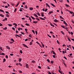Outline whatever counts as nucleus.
<instances>
[{
  "label": "nucleus",
  "instance_id": "f257e3e1",
  "mask_svg": "<svg viewBox=\"0 0 74 74\" xmlns=\"http://www.w3.org/2000/svg\"><path fill=\"white\" fill-rule=\"evenodd\" d=\"M23 45L24 47H26L27 48H28L27 46V45H26L25 44H23Z\"/></svg>",
  "mask_w": 74,
  "mask_h": 74
},
{
  "label": "nucleus",
  "instance_id": "f03ea898",
  "mask_svg": "<svg viewBox=\"0 0 74 74\" xmlns=\"http://www.w3.org/2000/svg\"><path fill=\"white\" fill-rule=\"evenodd\" d=\"M26 67L27 69H28V68L29 67V65H28V64H26Z\"/></svg>",
  "mask_w": 74,
  "mask_h": 74
},
{
  "label": "nucleus",
  "instance_id": "7ed1b4c3",
  "mask_svg": "<svg viewBox=\"0 0 74 74\" xmlns=\"http://www.w3.org/2000/svg\"><path fill=\"white\" fill-rule=\"evenodd\" d=\"M6 48H7L8 49H9V50L10 49V47H9L8 46H6Z\"/></svg>",
  "mask_w": 74,
  "mask_h": 74
},
{
  "label": "nucleus",
  "instance_id": "20e7f679",
  "mask_svg": "<svg viewBox=\"0 0 74 74\" xmlns=\"http://www.w3.org/2000/svg\"><path fill=\"white\" fill-rule=\"evenodd\" d=\"M33 23H35V24H36V23H38V21H33Z\"/></svg>",
  "mask_w": 74,
  "mask_h": 74
},
{
  "label": "nucleus",
  "instance_id": "39448f33",
  "mask_svg": "<svg viewBox=\"0 0 74 74\" xmlns=\"http://www.w3.org/2000/svg\"><path fill=\"white\" fill-rule=\"evenodd\" d=\"M53 21H54V22H58V20H57V19H55V20H53Z\"/></svg>",
  "mask_w": 74,
  "mask_h": 74
},
{
  "label": "nucleus",
  "instance_id": "423d86ee",
  "mask_svg": "<svg viewBox=\"0 0 74 74\" xmlns=\"http://www.w3.org/2000/svg\"><path fill=\"white\" fill-rule=\"evenodd\" d=\"M52 52L54 55H56V53H55V51H52Z\"/></svg>",
  "mask_w": 74,
  "mask_h": 74
},
{
  "label": "nucleus",
  "instance_id": "0eeeda50",
  "mask_svg": "<svg viewBox=\"0 0 74 74\" xmlns=\"http://www.w3.org/2000/svg\"><path fill=\"white\" fill-rule=\"evenodd\" d=\"M0 16H1V17H3V18L4 16V15H3L2 14H0Z\"/></svg>",
  "mask_w": 74,
  "mask_h": 74
},
{
  "label": "nucleus",
  "instance_id": "6e6552de",
  "mask_svg": "<svg viewBox=\"0 0 74 74\" xmlns=\"http://www.w3.org/2000/svg\"><path fill=\"white\" fill-rule=\"evenodd\" d=\"M50 4H51V5L53 6V7H55V5H54V4H53L51 3Z\"/></svg>",
  "mask_w": 74,
  "mask_h": 74
},
{
  "label": "nucleus",
  "instance_id": "1a4fd4ad",
  "mask_svg": "<svg viewBox=\"0 0 74 74\" xmlns=\"http://www.w3.org/2000/svg\"><path fill=\"white\" fill-rule=\"evenodd\" d=\"M6 61V60H5V59L4 58L3 60V62L4 63V62H5Z\"/></svg>",
  "mask_w": 74,
  "mask_h": 74
},
{
  "label": "nucleus",
  "instance_id": "9d476101",
  "mask_svg": "<svg viewBox=\"0 0 74 74\" xmlns=\"http://www.w3.org/2000/svg\"><path fill=\"white\" fill-rule=\"evenodd\" d=\"M47 6H48L49 9H50V6H49V5H48V3H47Z\"/></svg>",
  "mask_w": 74,
  "mask_h": 74
},
{
  "label": "nucleus",
  "instance_id": "9b49d317",
  "mask_svg": "<svg viewBox=\"0 0 74 74\" xmlns=\"http://www.w3.org/2000/svg\"><path fill=\"white\" fill-rule=\"evenodd\" d=\"M50 25H51V26H52V27H55V26L54 25H53L52 23H50Z\"/></svg>",
  "mask_w": 74,
  "mask_h": 74
},
{
  "label": "nucleus",
  "instance_id": "f8f14e48",
  "mask_svg": "<svg viewBox=\"0 0 74 74\" xmlns=\"http://www.w3.org/2000/svg\"><path fill=\"white\" fill-rule=\"evenodd\" d=\"M34 16H35L36 17V18H38V16L36 14H34Z\"/></svg>",
  "mask_w": 74,
  "mask_h": 74
},
{
  "label": "nucleus",
  "instance_id": "ddd939ff",
  "mask_svg": "<svg viewBox=\"0 0 74 74\" xmlns=\"http://www.w3.org/2000/svg\"><path fill=\"white\" fill-rule=\"evenodd\" d=\"M19 60L18 61L19 62H21V61H22V59L21 58H19Z\"/></svg>",
  "mask_w": 74,
  "mask_h": 74
},
{
  "label": "nucleus",
  "instance_id": "4468645a",
  "mask_svg": "<svg viewBox=\"0 0 74 74\" xmlns=\"http://www.w3.org/2000/svg\"><path fill=\"white\" fill-rule=\"evenodd\" d=\"M0 12H3V13H4V10L0 9Z\"/></svg>",
  "mask_w": 74,
  "mask_h": 74
},
{
  "label": "nucleus",
  "instance_id": "2eb2a0df",
  "mask_svg": "<svg viewBox=\"0 0 74 74\" xmlns=\"http://www.w3.org/2000/svg\"><path fill=\"white\" fill-rule=\"evenodd\" d=\"M29 10L32 11L33 10V8H29Z\"/></svg>",
  "mask_w": 74,
  "mask_h": 74
},
{
  "label": "nucleus",
  "instance_id": "dca6fc26",
  "mask_svg": "<svg viewBox=\"0 0 74 74\" xmlns=\"http://www.w3.org/2000/svg\"><path fill=\"white\" fill-rule=\"evenodd\" d=\"M3 30H6L7 29V27H5V28H3Z\"/></svg>",
  "mask_w": 74,
  "mask_h": 74
},
{
  "label": "nucleus",
  "instance_id": "f3484780",
  "mask_svg": "<svg viewBox=\"0 0 74 74\" xmlns=\"http://www.w3.org/2000/svg\"><path fill=\"white\" fill-rule=\"evenodd\" d=\"M32 44H33V42H31L29 43L30 45H32Z\"/></svg>",
  "mask_w": 74,
  "mask_h": 74
},
{
  "label": "nucleus",
  "instance_id": "a211bd4d",
  "mask_svg": "<svg viewBox=\"0 0 74 74\" xmlns=\"http://www.w3.org/2000/svg\"><path fill=\"white\" fill-rule=\"evenodd\" d=\"M13 25H15V26H17V24L16 23H14L13 24Z\"/></svg>",
  "mask_w": 74,
  "mask_h": 74
},
{
  "label": "nucleus",
  "instance_id": "6ab92c4d",
  "mask_svg": "<svg viewBox=\"0 0 74 74\" xmlns=\"http://www.w3.org/2000/svg\"><path fill=\"white\" fill-rule=\"evenodd\" d=\"M61 33L63 35H64V32L63 31H61Z\"/></svg>",
  "mask_w": 74,
  "mask_h": 74
},
{
  "label": "nucleus",
  "instance_id": "aec40b11",
  "mask_svg": "<svg viewBox=\"0 0 74 74\" xmlns=\"http://www.w3.org/2000/svg\"><path fill=\"white\" fill-rule=\"evenodd\" d=\"M61 26L62 27V28H63L64 29H65V26L62 25H61Z\"/></svg>",
  "mask_w": 74,
  "mask_h": 74
},
{
  "label": "nucleus",
  "instance_id": "412c9836",
  "mask_svg": "<svg viewBox=\"0 0 74 74\" xmlns=\"http://www.w3.org/2000/svg\"><path fill=\"white\" fill-rule=\"evenodd\" d=\"M31 17L34 20H35V18H34L32 16H31Z\"/></svg>",
  "mask_w": 74,
  "mask_h": 74
},
{
  "label": "nucleus",
  "instance_id": "4be33fe9",
  "mask_svg": "<svg viewBox=\"0 0 74 74\" xmlns=\"http://www.w3.org/2000/svg\"><path fill=\"white\" fill-rule=\"evenodd\" d=\"M53 11L49 12V14H51L53 13Z\"/></svg>",
  "mask_w": 74,
  "mask_h": 74
},
{
  "label": "nucleus",
  "instance_id": "5701e85b",
  "mask_svg": "<svg viewBox=\"0 0 74 74\" xmlns=\"http://www.w3.org/2000/svg\"><path fill=\"white\" fill-rule=\"evenodd\" d=\"M32 62L33 63H36V61L34 60H32Z\"/></svg>",
  "mask_w": 74,
  "mask_h": 74
},
{
  "label": "nucleus",
  "instance_id": "b1692460",
  "mask_svg": "<svg viewBox=\"0 0 74 74\" xmlns=\"http://www.w3.org/2000/svg\"><path fill=\"white\" fill-rule=\"evenodd\" d=\"M0 55H5V54L4 53H2L1 54H0Z\"/></svg>",
  "mask_w": 74,
  "mask_h": 74
},
{
  "label": "nucleus",
  "instance_id": "393cba45",
  "mask_svg": "<svg viewBox=\"0 0 74 74\" xmlns=\"http://www.w3.org/2000/svg\"><path fill=\"white\" fill-rule=\"evenodd\" d=\"M60 18H61L62 19L64 20V18H63V17H62V16H60Z\"/></svg>",
  "mask_w": 74,
  "mask_h": 74
},
{
  "label": "nucleus",
  "instance_id": "a878e982",
  "mask_svg": "<svg viewBox=\"0 0 74 74\" xmlns=\"http://www.w3.org/2000/svg\"><path fill=\"white\" fill-rule=\"evenodd\" d=\"M11 40L12 41H13V42H15V40H14V39H13V38H12L11 39Z\"/></svg>",
  "mask_w": 74,
  "mask_h": 74
},
{
  "label": "nucleus",
  "instance_id": "bb28decb",
  "mask_svg": "<svg viewBox=\"0 0 74 74\" xmlns=\"http://www.w3.org/2000/svg\"><path fill=\"white\" fill-rule=\"evenodd\" d=\"M37 14V15H38V16H40V14L39 13V12H38V13H36Z\"/></svg>",
  "mask_w": 74,
  "mask_h": 74
},
{
  "label": "nucleus",
  "instance_id": "cd10ccee",
  "mask_svg": "<svg viewBox=\"0 0 74 74\" xmlns=\"http://www.w3.org/2000/svg\"><path fill=\"white\" fill-rule=\"evenodd\" d=\"M8 25L10 27H11L12 26V25L11 24H8Z\"/></svg>",
  "mask_w": 74,
  "mask_h": 74
},
{
  "label": "nucleus",
  "instance_id": "c85d7f7f",
  "mask_svg": "<svg viewBox=\"0 0 74 74\" xmlns=\"http://www.w3.org/2000/svg\"><path fill=\"white\" fill-rule=\"evenodd\" d=\"M68 39L70 42H71V40H70V38H69V37L68 38Z\"/></svg>",
  "mask_w": 74,
  "mask_h": 74
},
{
  "label": "nucleus",
  "instance_id": "c756f323",
  "mask_svg": "<svg viewBox=\"0 0 74 74\" xmlns=\"http://www.w3.org/2000/svg\"><path fill=\"white\" fill-rule=\"evenodd\" d=\"M21 33L22 34H23V35H25V33H23V32H21Z\"/></svg>",
  "mask_w": 74,
  "mask_h": 74
},
{
  "label": "nucleus",
  "instance_id": "7c9ffc66",
  "mask_svg": "<svg viewBox=\"0 0 74 74\" xmlns=\"http://www.w3.org/2000/svg\"><path fill=\"white\" fill-rule=\"evenodd\" d=\"M25 25H26V26H30V25L27 23H26Z\"/></svg>",
  "mask_w": 74,
  "mask_h": 74
},
{
  "label": "nucleus",
  "instance_id": "2f4dec72",
  "mask_svg": "<svg viewBox=\"0 0 74 74\" xmlns=\"http://www.w3.org/2000/svg\"><path fill=\"white\" fill-rule=\"evenodd\" d=\"M47 73L49 74H52V73H51V72H50V71H48V72H47Z\"/></svg>",
  "mask_w": 74,
  "mask_h": 74
},
{
  "label": "nucleus",
  "instance_id": "473e14b6",
  "mask_svg": "<svg viewBox=\"0 0 74 74\" xmlns=\"http://www.w3.org/2000/svg\"><path fill=\"white\" fill-rule=\"evenodd\" d=\"M51 63L52 64H53V61H51Z\"/></svg>",
  "mask_w": 74,
  "mask_h": 74
},
{
  "label": "nucleus",
  "instance_id": "72a5a7b5",
  "mask_svg": "<svg viewBox=\"0 0 74 74\" xmlns=\"http://www.w3.org/2000/svg\"><path fill=\"white\" fill-rule=\"evenodd\" d=\"M19 64L20 66H22V64H21V63L19 62Z\"/></svg>",
  "mask_w": 74,
  "mask_h": 74
},
{
  "label": "nucleus",
  "instance_id": "f704fd0d",
  "mask_svg": "<svg viewBox=\"0 0 74 74\" xmlns=\"http://www.w3.org/2000/svg\"><path fill=\"white\" fill-rule=\"evenodd\" d=\"M47 67L48 69H51V68L49 66H47Z\"/></svg>",
  "mask_w": 74,
  "mask_h": 74
},
{
  "label": "nucleus",
  "instance_id": "c9c22d12",
  "mask_svg": "<svg viewBox=\"0 0 74 74\" xmlns=\"http://www.w3.org/2000/svg\"><path fill=\"white\" fill-rule=\"evenodd\" d=\"M41 16H44V14L42 13L41 14Z\"/></svg>",
  "mask_w": 74,
  "mask_h": 74
},
{
  "label": "nucleus",
  "instance_id": "e433bc0d",
  "mask_svg": "<svg viewBox=\"0 0 74 74\" xmlns=\"http://www.w3.org/2000/svg\"><path fill=\"white\" fill-rule=\"evenodd\" d=\"M47 62H49H49H50V60H49V59H48L47 60Z\"/></svg>",
  "mask_w": 74,
  "mask_h": 74
},
{
  "label": "nucleus",
  "instance_id": "4c0bfd02",
  "mask_svg": "<svg viewBox=\"0 0 74 74\" xmlns=\"http://www.w3.org/2000/svg\"><path fill=\"white\" fill-rule=\"evenodd\" d=\"M0 49H1V51H3V49H2V47H0Z\"/></svg>",
  "mask_w": 74,
  "mask_h": 74
},
{
  "label": "nucleus",
  "instance_id": "58836bf2",
  "mask_svg": "<svg viewBox=\"0 0 74 74\" xmlns=\"http://www.w3.org/2000/svg\"><path fill=\"white\" fill-rule=\"evenodd\" d=\"M12 29L13 30H14V31L15 30V29L14 28V27H12Z\"/></svg>",
  "mask_w": 74,
  "mask_h": 74
},
{
  "label": "nucleus",
  "instance_id": "ea45409f",
  "mask_svg": "<svg viewBox=\"0 0 74 74\" xmlns=\"http://www.w3.org/2000/svg\"><path fill=\"white\" fill-rule=\"evenodd\" d=\"M32 32L34 34H35V32H34V30H32Z\"/></svg>",
  "mask_w": 74,
  "mask_h": 74
},
{
  "label": "nucleus",
  "instance_id": "a19ab883",
  "mask_svg": "<svg viewBox=\"0 0 74 74\" xmlns=\"http://www.w3.org/2000/svg\"><path fill=\"white\" fill-rule=\"evenodd\" d=\"M36 43H37V44H38V45H40V43L38 42H36Z\"/></svg>",
  "mask_w": 74,
  "mask_h": 74
},
{
  "label": "nucleus",
  "instance_id": "79ce46f5",
  "mask_svg": "<svg viewBox=\"0 0 74 74\" xmlns=\"http://www.w3.org/2000/svg\"><path fill=\"white\" fill-rule=\"evenodd\" d=\"M5 57L6 59H8V55H6Z\"/></svg>",
  "mask_w": 74,
  "mask_h": 74
},
{
  "label": "nucleus",
  "instance_id": "37998d69",
  "mask_svg": "<svg viewBox=\"0 0 74 74\" xmlns=\"http://www.w3.org/2000/svg\"><path fill=\"white\" fill-rule=\"evenodd\" d=\"M38 68H39V69H41V66H38Z\"/></svg>",
  "mask_w": 74,
  "mask_h": 74
},
{
  "label": "nucleus",
  "instance_id": "c03bdc74",
  "mask_svg": "<svg viewBox=\"0 0 74 74\" xmlns=\"http://www.w3.org/2000/svg\"><path fill=\"white\" fill-rule=\"evenodd\" d=\"M16 34H17V33H18V32H18V31H17V30H16Z\"/></svg>",
  "mask_w": 74,
  "mask_h": 74
},
{
  "label": "nucleus",
  "instance_id": "a18cd8bd",
  "mask_svg": "<svg viewBox=\"0 0 74 74\" xmlns=\"http://www.w3.org/2000/svg\"><path fill=\"white\" fill-rule=\"evenodd\" d=\"M64 59H65L66 60H67V58H66V57H65V56L64 57Z\"/></svg>",
  "mask_w": 74,
  "mask_h": 74
},
{
  "label": "nucleus",
  "instance_id": "49530a36",
  "mask_svg": "<svg viewBox=\"0 0 74 74\" xmlns=\"http://www.w3.org/2000/svg\"><path fill=\"white\" fill-rule=\"evenodd\" d=\"M25 4H26V2H23V5H25Z\"/></svg>",
  "mask_w": 74,
  "mask_h": 74
},
{
  "label": "nucleus",
  "instance_id": "de8ad7c7",
  "mask_svg": "<svg viewBox=\"0 0 74 74\" xmlns=\"http://www.w3.org/2000/svg\"><path fill=\"white\" fill-rule=\"evenodd\" d=\"M47 36H48V37H50V38H51V36H49V35L47 34Z\"/></svg>",
  "mask_w": 74,
  "mask_h": 74
},
{
  "label": "nucleus",
  "instance_id": "09e8293b",
  "mask_svg": "<svg viewBox=\"0 0 74 74\" xmlns=\"http://www.w3.org/2000/svg\"><path fill=\"white\" fill-rule=\"evenodd\" d=\"M6 16H7V17H8V18H9V15H8V14H6Z\"/></svg>",
  "mask_w": 74,
  "mask_h": 74
},
{
  "label": "nucleus",
  "instance_id": "8fccbe9b",
  "mask_svg": "<svg viewBox=\"0 0 74 74\" xmlns=\"http://www.w3.org/2000/svg\"><path fill=\"white\" fill-rule=\"evenodd\" d=\"M66 7H70V6H69V5L67 4H66Z\"/></svg>",
  "mask_w": 74,
  "mask_h": 74
},
{
  "label": "nucleus",
  "instance_id": "3c124183",
  "mask_svg": "<svg viewBox=\"0 0 74 74\" xmlns=\"http://www.w3.org/2000/svg\"><path fill=\"white\" fill-rule=\"evenodd\" d=\"M15 36H18V37H20V36H19L17 34L15 35Z\"/></svg>",
  "mask_w": 74,
  "mask_h": 74
},
{
  "label": "nucleus",
  "instance_id": "603ef678",
  "mask_svg": "<svg viewBox=\"0 0 74 74\" xmlns=\"http://www.w3.org/2000/svg\"><path fill=\"white\" fill-rule=\"evenodd\" d=\"M35 33H36V35H37V31H35Z\"/></svg>",
  "mask_w": 74,
  "mask_h": 74
},
{
  "label": "nucleus",
  "instance_id": "864d4df0",
  "mask_svg": "<svg viewBox=\"0 0 74 74\" xmlns=\"http://www.w3.org/2000/svg\"><path fill=\"white\" fill-rule=\"evenodd\" d=\"M20 52L21 53H22L23 52H22V50H21L20 51Z\"/></svg>",
  "mask_w": 74,
  "mask_h": 74
},
{
  "label": "nucleus",
  "instance_id": "5fc2aeb1",
  "mask_svg": "<svg viewBox=\"0 0 74 74\" xmlns=\"http://www.w3.org/2000/svg\"><path fill=\"white\" fill-rule=\"evenodd\" d=\"M53 58H56V57H55V55H53Z\"/></svg>",
  "mask_w": 74,
  "mask_h": 74
},
{
  "label": "nucleus",
  "instance_id": "6e6d98bb",
  "mask_svg": "<svg viewBox=\"0 0 74 74\" xmlns=\"http://www.w3.org/2000/svg\"><path fill=\"white\" fill-rule=\"evenodd\" d=\"M63 23H64V24H65L66 23V21H64Z\"/></svg>",
  "mask_w": 74,
  "mask_h": 74
},
{
  "label": "nucleus",
  "instance_id": "4d7b16f0",
  "mask_svg": "<svg viewBox=\"0 0 74 74\" xmlns=\"http://www.w3.org/2000/svg\"><path fill=\"white\" fill-rule=\"evenodd\" d=\"M5 13H6V14H9V12H8L7 11H5Z\"/></svg>",
  "mask_w": 74,
  "mask_h": 74
},
{
  "label": "nucleus",
  "instance_id": "13d9d810",
  "mask_svg": "<svg viewBox=\"0 0 74 74\" xmlns=\"http://www.w3.org/2000/svg\"><path fill=\"white\" fill-rule=\"evenodd\" d=\"M16 8L14 10V12H16Z\"/></svg>",
  "mask_w": 74,
  "mask_h": 74
},
{
  "label": "nucleus",
  "instance_id": "bf43d9fd",
  "mask_svg": "<svg viewBox=\"0 0 74 74\" xmlns=\"http://www.w3.org/2000/svg\"><path fill=\"white\" fill-rule=\"evenodd\" d=\"M4 19L5 21H7V18H5Z\"/></svg>",
  "mask_w": 74,
  "mask_h": 74
},
{
  "label": "nucleus",
  "instance_id": "052dcab7",
  "mask_svg": "<svg viewBox=\"0 0 74 74\" xmlns=\"http://www.w3.org/2000/svg\"><path fill=\"white\" fill-rule=\"evenodd\" d=\"M71 35H73V33L72 32H71Z\"/></svg>",
  "mask_w": 74,
  "mask_h": 74
},
{
  "label": "nucleus",
  "instance_id": "680f3d73",
  "mask_svg": "<svg viewBox=\"0 0 74 74\" xmlns=\"http://www.w3.org/2000/svg\"><path fill=\"white\" fill-rule=\"evenodd\" d=\"M10 55L11 56H14V54H10Z\"/></svg>",
  "mask_w": 74,
  "mask_h": 74
},
{
  "label": "nucleus",
  "instance_id": "e2e57ef3",
  "mask_svg": "<svg viewBox=\"0 0 74 74\" xmlns=\"http://www.w3.org/2000/svg\"><path fill=\"white\" fill-rule=\"evenodd\" d=\"M19 11H20L21 12H22V9H21L20 10H19Z\"/></svg>",
  "mask_w": 74,
  "mask_h": 74
},
{
  "label": "nucleus",
  "instance_id": "0e129e2a",
  "mask_svg": "<svg viewBox=\"0 0 74 74\" xmlns=\"http://www.w3.org/2000/svg\"><path fill=\"white\" fill-rule=\"evenodd\" d=\"M3 26V24L1 23H0V26Z\"/></svg>",
  "mask_w": 74,
  "mask_h": 74
},
{
  "label": "nucleus",
  "instance_id": "69168bd1",
  "mask_svg": "<svg viewBox=\"0 0 74 74\" xmlns=\"http://www.w3.org/2000/svg\"><path fill=\"white\" fill-rule=\"evenodd\" d=\"M64 65L65 67H67V65L66 64H64Z\"/></svg>",
  "mask_w": 74,
  "mask_h": 74
},
{
  "label": "nucleus",
  "instance_id": "338daca9",
  "mask_svg": "<svg viewBox=\"0 0 74 74\" xmlns=\"http://www.w3.org/2000/svg\"><path fill=\"white\" fill-rule=\"evenodd\" d=\"M29 37H32V36H31V35H29Z\"/></svg>",
  "mask_w": 74,
  "mask_h": 74
},
{
  "label": "nucleus",
  "instance_id": "774afa93",
  "mask_svg": "<svg viewBox=\"0 0 74 74\" xmlns=\"http://www.w3.org/2000/svg\"><path fill=\"white\" fill-rule=\"evenodd\" d=\"M5 8H8V6H5Z\"/></svg>",
  "mask_w": 74,
  "mask_h": 74
}]
</instances>
